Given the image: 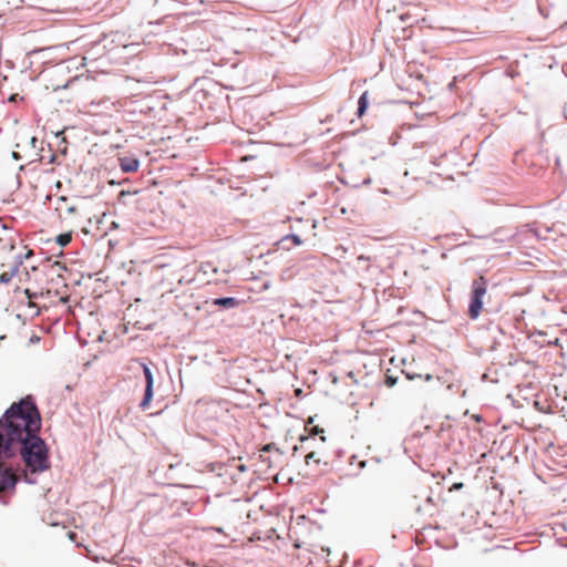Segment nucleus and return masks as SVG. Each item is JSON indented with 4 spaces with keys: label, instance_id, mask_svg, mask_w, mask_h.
I'll list each match as a JSON object with an SVG mask.
<instances>
[{
    "label": "nucleus",
    "instance_id": "17",
    "mask_svg": "<svg viewBox=\"0 0 567 567\" xmlns=\"http://www.w3.org/2000/svg\"><path fill=\"white\" fill-rule=\"evenodd\" d=\"M463 487V483H454L452 485V487L450 488V491H453V489H461Z\"/></svg>",
    "mask_w": 567,
    "mask_h": 567
},
{
    "label": "nucleus",
    "instance_id": "11",
    "mask_svg": "<svg viewBox=\"0 0 567 567\" xmlns=\"http://www.w3.org/2000/svg\"><path fill=\"white\" fill-rule=\"evenodd\" d=\"M71 240H72V233L71 231H68V233H64V234H60L56 237V243L60 246H62V247L69 245Z\"/></svg>",
    "mask_w": 567,
    "mask_h": 567
},
{
    "label": "nucleus",
    "instance_id": "25",
    "mask_svg": "<svg viewBox=\"0 0 567 567\" xmlns=\"http://www.w3.org/2000/svg\"><path fill=\"white\" fill-rule=\"evenodd\" d=\"M32 255V251L29 250L27 254H25V257L29 258L30 256Z\"/></svg>",
    "mask_w": 567,
    "mask_h": 567
},
{
    "label": "nucleus",
    "instance_id": "6",
    "mask_svg": "<svg viewBox=\"0 0 567 567\" xmlns=\"http://www.w3.org/2000/svg\"><path fill=\"white\" fill-rule=\"evenodd\" d=\"M136 311L137 306L134 307L133 305H130L125 312L126 322L124 324V332L130 333L132 330V334L128 337L130 340H133L138 337V332L134 333V330H140V327H137L138 320H135L134 322L132 321Z\"/></svg>",
    "mask_w": 567,
    "mask_h": 567
},
{
    "label": "nucleus",
    "instance_id": "21",
    "mask_svg": "<svg viewBox=\"0 0 567 567\" xmlns=\"http://www.w3.org/2000/svg\"><path fill=\"white\" fill-rule=\"evenodd\" d=\"M238 470H239L240 472H245V471H246V467H245V465H239V466H238Z\"/></svg>",
    "mask_w": 567,
    "mask_h": 567
},
{
    "label": "nucleus",
    "instance_id": "2",
    "mask_svg": "<svg viewBox=\"0 0 567 567\" xmlns=\"http://www.w3.org/2000/svg\"><path fill=\"white\" fill-rule=\"evenodd\" d=\"M487 292V280L480 276L472 282V292L467 315L472 320H476L483 310V297Z\"/></svg>",
    "mask_w": 567,
    "mask_h": 567
},
{
    "label": "nucleus",
    "instance_id": "13",
    "mask_svg": "<svg viewBox=\"0 0 567 567\" xmlns=\"http://www.w3.org/2000/svg\"><path fill=\"white\" fill-rule=\"evenodd\" d=\"M122 168L125 172L137 171V168H138V161L134 159V161H131V162H127V163L123 162L122 163Z\"/></svg>",
    "mask_w": 567,
    "mask_h": 567
},
{
    "label": "nucleus",
    "instance_id": "16",
    "mask_svg": "<svg viewBox=\"0 0 567 567\" xmlns=\"http://www.w3.org/2000/svg\"><path fill=\"white\" fill-rule=\"evenodd\" d=\"M289 238L292 240L293 245L298 246L301 244V239L297 235H291Z\"/></svg>",
    "mask_w": 567,
    "mask_h": 567
},
{
    "label": "nucleus",
    "instance_id": "24",
    "mask_svg": "<svg viewBox=\"0 0 567 567\" xmlns=\"http://www.w3.org/2000/svg\"><path fill=\"white\" fill-rule=\"evenodd\" d=\"M431 379H432V375H431V374H426V375H425V380H426V381H430Z\"/></svg>",
    "mask_w": 567,
    "mask_h": 567
},
{
    "label": "nucleus",
    "instance_id": "7",
    "mask_svg": "<svg viewBox=\"0 0 567 567\" xmlns=\"http://www.w3.org/2000/svg\"><path fill=\"white\" fill-rule=\"evenodd\" d=\"M22 261L21 259L19 258L18 260H16L12 266L10 267L9 270H6L3 271L2 274H0V282L2 284H7L9 281H11V279L18 275L19 272V268L21 266Z\"/></svg>",
    "mask_w": 567,
    "mask_h": 567
},
{
    "label": "nucleus",
    "instance_id": "12",
    "mask_svg": "<svg viewBox=\"0 0 567 567\" xmlns=\"http://www.w3.org/2000/svg\"><path fill=\"white\" fill-rule=\"evenodd\" d=\"M24 300H25L27 306L29 308H34L35 309L34 313L37 315L39 311H38V308H37L35 303L32 301L31 293H30L29 289H25L23 291V299H21V302H23Z\"/></svg>",
    "mask_w": 567,
    "mask_h": 567
},
{
    "label": "nucleus",
    "instance_id": "14",
    "mask_svg": "<svg viewBox=\"0 0 567 567\" xmlns=\"http://www.w3.org/2000/svg\"><path fill=\"white\" fill-rule=\"evenodd\" d=\"M319 464L320 463V458L318 457L317 453L316 452H310L306 455V464L307 465H310V464Z\"/></svg>",
    "mask_w": 567,
    "mask_h": 567
},
{
    "label": "nucleus",
    "instance_id": "5",
    "mask_svg": "<svg viewBox=\"0 0 567 567\" xmlns=\"http://www.w3.org/2000/svg\"><path fill=\"white\" fill-rule=\"evenodd\" d=\"M18 480V475L11 467L0 463V494L3 492L13 491Z\"/></svg>",
    "mask_w": 567,
    "mask_h": 567
},
{
    "label": "nucleus",
    "instance_id": "22",
    "mask_svg": "<svg viewBox=\"0 0 567 567\" xmlns=\"http://www.w3.org/2000/svg\"><path fill=\"white\" fill-rule=\"evenodd\" d=\"M161 113H163V115H166V109L165 106L163 105L162 109H161Z\"/></svg>",
    "mask_w": 567,
    "mask_h": 567
},
{
    "label": "nucleus",
    "instance_id": "18",
    "mask_svg": "<svg viewBox=\"0 0 567 567\" xmlns=\"http://www.w3.org/2000/svg\"><path fill=\"white\" fill-rule=\"evenodd\" d=\"M385 383H386L389 386H392V385L395 383V380H394V379H392L391 377H388V378H386Z\"/></svg>",
    "mask_w": 567,
    "mask_h": 567
},
{
    "label": "nucleus",
    "instance_id": "19",
    "mask_svg": "<svg viewBox=\"0 0 567 567\" xmlns=\"http://www.w3.org/2000/svg\"><path fill=\"white\" fill-rule=\"evenodd\" d=\"M131 362L136 365V369L135 370H138V367L141 365V362L138 361V359H132Z\"/></svg>",
    "mask_w": 567,
    "mask_h": 567
},
{
    "label": "nucleus",
    "instance_id": "20",
    "mask_svg": "<svg viewBox=\"0 0 567 567\" xmlns=\"http://www.w3.org/2000/svg\"><path fill=\"white\" fill-rule=\"evenodd\" d=\"M69 537H70V539H72V540H73V539L75 538V533L70 532V533H69Z\"/></svg>",
    "mask_w": 567,
    "mask_h": 567
},
{
    "label": "nucleus",
    "instance_id": "8",
    "mask_svg": "<svg viewBox=\"0 0 567 567\" xmlns=\"http://www.w3.org/2000/svg\"><path fill=\"white\" fill-rule=\"evenodd\" d=\"M144 378L146 380V389L144 393V409L148 404V401L152 398V386H153V378L151 371L144 365Z\"/></svg>",
    "mask_w": 567,
    "mask_h": 567
},
{
    "label": "nucleus",
    "instance_id": "9",
    "mask_svg": "<svg viewBox=\"0 0 567 567\" xmlns=\"http://www.w3.org/2000/svg\"><path fill=\"white\" fill-rule=\"evenodd\" d=\"M215 306H220L223 308H235L239 305V301L233 297L218 298L213 301Z\"/></svg>",
    "mask_w": 567,
    "mask_h": 567
},
{
    "label": "nucleus",
    "instance_id": "10",
    "mask_svg": "<svg viewBox=\"0 0 567 567\" xmlns=\"http://www.w3.org/2000/svg\"><path fill=\"white\" fill-rule=\"evenodd\" d=\"M369 100H368V92H363L362 95L359 97L358 101V116L362 117L368 109Z\"/></svg>",
    "mask_w": 567,
    "mask_h": 567
},
{
    "label": "nucleus",
    "instance_id": "3",
    "mask_svg": "<svg viewBox=\"0 0 567 567\" xmlns=\"http://www.w3.org/2000/svg\"><path fill=\"white\" fill-rule=\"evenodd\" d=\"M55 212L62 225L69 226L78 220V207L66 197H59L56 199Z\"/></svg>",
    "mask_w": 567,
    "mask_h": 567
},
{
    "label": "nucleus",
    "instance_id": "26",
    "mask_svg": "<svg viewBox=\"0 0 567 567\" xmlns=\"http://www.w3.org/2000/svg\"><path fill=\"white\" fill-rule=\"evenodd\" d=\"M133 368H134V367H133V364H130V365L127 367V370H133Z\"/></svg>",
    "mask_w": 567,
    "mask_h": 567
},
{
    "label": "nucleus",
    "instance_id": "1",
    "mask_svg": "<svg viewBox=\"0 0 567 567\" xmlns=\"http://www.w3.org/2000/svg\"><path fill=\"white\" fill-rule=\"evenodd\" d=\"M41 415L31 395L14 402L0 420V458L20 454L31 473L50 467L48 449L38 435Z\"/></svg>",
    "mask_w": 567,
    "mask_h": 567
},
{
    "label": "nucleus",
    "instance_id": "4",
    "mask_svg": "<svg viewBox=\"0 0 567 567\" xmlns=\"http://www.w3.org/2000/svg\"><path fill=\"white\" fill-rule=\"evenodd\" d=\"M281 457L282 453L272 443L266 444L260 450L259 458L266 465L267 470L274 468L281 461Z\"/></svg>",
    "mask_w": 567,
    "mask_h": 567
},
{
    "label": "nucleus",
    "instance_id": "15",
    "mask_svg": "<svg viewBox=\"0 0 567 567\" xmlns=\"http://www.w3.org/2000/svg\"><path fill=\"white\" fill-rule=\"evenodd\" d=\"M309 432H310V434H312V435H313V434L322 433V432H323V430H322V429H320L318 425H315L313 427H311V429L309 430Z\"/></svg>",
    "mask_w": 567,
    "mask_h": 567
},
{
    "label": "nucleus",
    "instance_id": "23",
    "mask_svg": "<svg viewBox=\"0 0 567 567\" xmlns=\"http://www.w3.org/2000/svg\"><path fill=\"white\" fill-rule=\"evenodd\" d=\"M313 422V417H309L307 421V426L310 425Z\"/></svg>",
    "mask_w": 567,
    "mask_h": 567
}]
</instances>
